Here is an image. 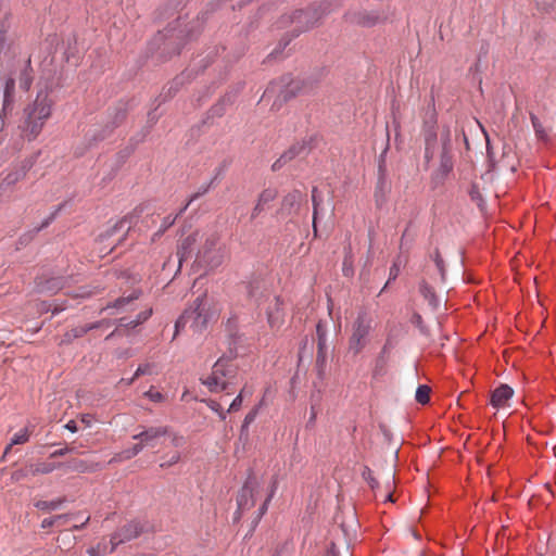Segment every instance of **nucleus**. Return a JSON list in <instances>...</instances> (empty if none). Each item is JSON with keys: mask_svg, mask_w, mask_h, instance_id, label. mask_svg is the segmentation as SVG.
<instances>
[{"mask_svg": "<svg viewBox=\"0 0 556 556\" xmlns=\"http://www.w3.org/2000/svg\"><path fill=\"white\" fill-rule=\"evenodd\" d=\"M352 21L362 26H372L381 21V16L376 12L359 11L352 15Z\"/></svg>", "mask_w": 556, "mask_h": 556, "instance_id": "23", "label": "nucleus"}, {"mask_svg": "<svg viewBox=\"0 0 556 556\" xmlns=\"http://www.w3.org/2000/svg\"><path fill=\"white\" fill-rule=\"evenodd\" d=\"M303 193L299 190H293L289 192L282 199L281 211L291 214L293 211L296 212L300 207L301 202L303 201Z\"/></svg>", "mask_w": 556, "mask_h": 556, "instance_id": "18", "label": "nucleus"}, {"mask_svg": "<svg viewBox=\"0 0 556 556\" xmlns=\"http://www.w3.org/2000/svg\"><path fill=\"white\" fill-rule=\"evenodd\" d=\"M144 531L143 525L139 520H131L115 531L110 539V553L123 543L137 539Z\"/></svg>", "mask_w": 556, "mask_h": 556, "instance_id": "10", "label": "nucleus"}, {"mask_svg": "<svg viewBox=\"0 0 556 556\" xmlns=\"http://www.w3.org/2000/svg\"><path fill=\"white\" fill-rule=\"evenodd\" d=\"M54 104L52 91L46 87L38 90L36 98L24 108L21 128L28 140L39 136L45 124L52 116Z\"/></svg>", "mask_w": 556, "mask_h": 556, "instance_id": "1", "label": "nucleus"}, {"mask_svg": "<svg viewBox=\"0 0 556 556\" xmlns=\"http://www.w3.org/2000/svg\"><path fill=\"white\" fill-rule=\"evenodd\" d=\"M198 236H199V232L195 231L181 240V242L178 247V251H177V255H178L180 265L184 261H187L188 258L191 257L193 247L198 241Z\"/></svg>", "mask_w": 556, "mask_h": 556, "instance_id": "15", "label": "nucleus"}, {"mask_svg": "<svg viewBox=\"0 0 556 556\" xmlns=\"http://www.w3.org/2000/svg\"><path fill=\"white\" fill-rule=\"evenodd\" d=\"M126 118V109L124 106H118L115 109L114 117L112 121V125L114 127L118 126Z\"/></svg>", "mask_w": 556, "mask_h": 556, "instance_id": "43", "label": "nucleus"}, {"mask_svg": "<svg viewBox=\"0 0 556 556\" xmlns=\"http://www.w3.org/2000/svg\"><path fill=\"white\" fill-rule=\"evenodd\" d=\"M129 224L130 223L126 218L121 219L111 229L106 231L105 237L113 236L117 230L123 229L126 225L129 226Z\"/></svg>", "mask_w": 556, "mask_h": 556, "instance_id": "47", "label": "nucleus"}, {"mask_svg": "<svg viewBox=\"0 0 556 556\" xmlns=\"http://www.w3.org/2000/svg\"><path fill=\"white\" fill-rule=\"evenodd\" d=\"M81 422H84L87 427L91 426V416L89 414L81 415Z\"/></svg>", "mask_w": 556, "mask_h": 556, "instance_id": "59", "label": "nucleus"}, {"mask_svg": "<svg viewBox=\"0 0 556 556\" xmlns=\"http://www.w3.org/2000/svg\"><path fill=\"white\" fill-rule=\"evenodd\" d=\"M312 202H313V231L314 236H317V226H316V219L318 214V208L321 203V200L318 198V189L314 187L312 189Z\"/></svg>", "mask_w": 556, "mask_h": 556, "instance_id": "35", "label": "nucleus"}, {"mask_svg": "<svg viewBox=\"0 0 556 556\" xmlns=\"http://www.w3.org/2000/svg\"><path fill=\"white\" fill-rule=\"evenodd\" d=\"M531 121H532V125H533V127H534V129H535L536 134H541V132H542V130H541V125H540V123H539L538 117H536V116H534V115H532V116H531Z\"/></svg>", "mask_w": 556, "mask_h": 556, "instance_id": "57", "label": "nucleus"}, {"mask_svg": "<svg viewBox=\"0 0 556 556\" xmlns=\"http://www.w3.org/2000/svg\"><path fill=\"white\" fill-rule=\"evenodd\" d=\"M556 0H542V5L544 7L545 10H547L552 8Z\"/></svg>", "mask_w": 556, "mask_h": 556, "instance_id": "63", "label": "nucleus"}, {"mask_svg": "<svg viewBox=\"0 0 556 556\" xmlns=\"http://www.w3.org/2000/svg\"><path fill=\"white\" fill-rule=\"evenodd\" d=\"M237 378L238 367L232 359L219 357L213 365L211 375L201 381L211 392H220L236 384Z\"/></svg>", "mask_w": 556, "mask_h": 556, "instance_id": "4", "label": "nucleus"}, {"mask_svg": "<svg viewBox=\"0 0 556 556\" xmlns=\"http://www.w3.org/2000/svg\"><path fill=\"white\" fill-rule=\"evenodd\" d=\"M433 262L435 263V266L439 270V274L441 275V278L444 279V276H445V265H444V261L439 252L438 249H435L433 255L431 256Z\"/></svg>", "mask_w": 556, "mask_h": 556, "instance_id": "41", "label": "nucleus"}, {"mask_svg": "<svg viewBox=\"0 0 556 556\" xmlns=\"http://www.w3.org/2000/svg\"><path fill=\"white\" fill-rule=\"evenodd\" d=\"M80 515H81V513L61 514V515H56V516H53V517L45 518L41 521L40 527L42 529H48V528H51V527L55 526L58 523L59 519H77V518L80 517Z\"/></svg>", "mask_w": 556, "mask_h": 556, "instance_id": "32", "label": "nucleus"}, {"mask_svg": "<svg viewBox=\"0 0 556 556\" xmlns=\"http://www.w3.org/2000/svg\"><path fill=\"white\" fill-rule=\"evenodd\" d=\"M419 290L422 296L429 302V304L433 308H437L439 305V301L433 289L426 281H422L420 283Z\"/></svg>", "mask_w": 556, "mask_h": 556, "instance_id": "33", "label": "nucleus"}, {"mask_svg": "<svg viewBox=\"0 0 556 556\" xmlns=\"http://www.w3.org/2000/svg\"><path fill=\"white\" fill-rule=\"evenodd\" d=\"M153 366L151 364H144L140 365L137 370L135 371L134 376L135 378H138L143 375H151L152 374Z\"/></svg>", "mask_w": 556, "mask_h": 556, "instance_id": "48", "label": "nucleus"}, {"mask_svg": "<svg viewBox=\"0 0 556 556\" xmlns=\"http://www.w3.org/2000/svg\"><path fill=\"white\" fill-rule=\"evenodd\" d=\"M435 142V136L426 138V154L425 157L429 161L432 157L431 146Z\"/></svg>", "mask_w": 556, "mask_h": 556, "instance_id": "52", "label": "nucleus"}, {"mask_svg": "<svg viewBox=\"0 0 556 556\" xmlns=\"http://www.w3.org/2000/svg\"><path fill=\"white\" fill-rule=\"evenodd\" d=\"M349 256L353 257L351 244H349L348 247L344 248V257H349Z\"/></svg>", "mask_w": 556, "mask_h": 556, "instance_id": "64", "label": "nucleus"}, {"mask_svg": "<svg viewBox=\"0 0 556 556\" xmlns=\"http://www.w3.org/2000/svg\"><path fill=\"white\" fill-rule=\"evenodd\" d=\"M413 323L420 329V331L427 334V330L424 326L422 317L419 314H414Z\"/></svg>", "mask_w": 556, "mask_h": 556, "instance_id": "54", "label": "nucleus"}, {"mask_svg": "<svg viewBox=\"0 0 556 556\" xmlns=\"http://www.w3.org/2000/svg\"><path fill=\"white\" fill-rule=\"evenodd\" d=\"M306 150L305 143H295L289 148L273 164V170H279L285 164L292 161L295 156L304 153Z\"/></svg>", "mask_w": 556, "mask_h": 556, "instance_id": "14", "label": "nucleus"}, {"mask_svg": "<svg viewBox=\"0 0 556 556\" xmlns=\"http://www.w3.org/2000/svg\"><path fill=\"white\" fill-rule=\"evenodd\" d=\"M301 88V81L290 80L288 84H286L285 88L279 91L278 99L281 101V103L287 102L300 93Z\"/></svg>", "mask_w": 556, "mask_h": 556, "instance_id": "25", "label": "nucleus"}, {"mask_svg": "<svg viewBox=\"0 0 556 556\" xmlns=\"http://www.w3.org/2000/svg\"><path fill=\"white\" fill-rule=\"evenodd\" d=\"M440 140L442 146L440 154V164L431 175V181L434 184L435 187L442 185L445 181V179L451 174L454 167L453 157L451 154V130L448 127H444L441 130Z\"/></svg>", "mask_w": 556, "mask_h": 556, "instance_id": "8", "label": "nucleus"}, {"mask_svg": "<svg viewBox=\"0 0 556 556\" xmlns=\"http://www.w3.org/2000/svg\"><path fill=\"white\" fill-rule=\"evenodd\" d=\"M25 176V173L21 169H16V170H13L11 173H9L2 180L1 182V188L2 187H10V186H13L15 185L17 181H20L21 179H23Z\"/></svg>", "mask_w": 556, "mask_h": 556, "instance_id": "36", "label": "nucleus"}, {"mask_svg": "<svg viewBox=\"0 0 556 556\" xmlns=\"http://www.w3.org/2000/svg\"><path fill=\"white\" fill-rule=\"evenodd\" d=\"M65 497H59L52 501H38L35 504V507L39 510L50 513L59 509L65 503Z\"/></svg>", "mask_w": 556, "mask_h": 556, "instance_id": "28", "label": "nucleus"}, {"mask_svg": "<svg viewBox=\"0 0 556 556\" xmlns=\"http://www.w3.org/2000/svg\"><path fill=\"white\" fill-rule=\"evenodd\" d=\"M14 92H15V80L12 77H9L4 81L3 89V106L0 113V117L2 118L8 110L12 109L14 102Z\"/></svg>", "mask_w": 556, "mask_h": 556, "instance_id": "19", "label": "nucleus"}, {"mask_svg": "<svg viewBox=\"0 0 556 556\" xmlns=\"http://www.w3.org/2000/svg\"><path fill=\"white\" fill-rule=\"evenodd\" d=\"M248 295L252 299H255L256 302L260 301V298H269V293L267 289H264V285L260 280H254L248 286Z\"/></svg>", "mask_w": 556, "mask_h": 556, "instance_id": "27", "label": "nucleus"}, {"mask_svg": "<svg viewBox=\"0 0 556 556\" xmlns=\"http://www.w3.org/2000/svg\"><path fill=\"white\" fill-rule=\"evenodd\" d=\"M211 187V184L201 188L197 193H194L190 200L187 202V204L179 211V213L176 215V216H166L164 217L163 222H162V225H161V229L159 230V232L156 235H162L166 229H168L170 226L174 225L176 218L181 215L187 208L188 206L190 205L191 202H193L195 199H198L200 195H203L205 194L208 189Z\"/></svg>", "mask_w": 556, "mask_h": 556, "instance_id": "17", "label": "nucleus"}, {"mask_svg": "<svg viewBox=\"0 0 556 556\" xmlns=\"http://www.w3.org/2000/svg\"><path fill=\"white\" fill-rule=\"evenodd\" d=\"M215 313L211 309V304L206 294L198 296L193 304L187 308L175 324L176 333L189 324L194 332L203 331L208 321L214 317Z\"/></svg>", "mask_w": 556, "mask_h": 556, "instance_id": "3", "label": "nucleus"}, {"mask_svg": "<svg viewBox=\"0 0 556 556\" xmlns=\"http://www.w3.org/2000/svg\"><path fill=\"white\" fill-rule=\"evenodd\" d=\"M90 520V517L89 516H86L83 520V522L80 523V526H74L73 527V530H80L83 529Z\"/></svg>", "mask_w": 556, "mask_h": 556, "instance_id": "61", "label": "nucleus"}, {"mask_svg": "<svg viewBox=\"0 0 556 556\" xmlns=\"http://www.w3.org/2000/svg\"><path fill=\"white\" fill-rule=\"evenodd\" d=\"M277 197V191L274 189H265L258 195L257 202L252 210L251 218H256L264 210L265 205L274 201Z\"/></svg>", "mask_w": 556, "mask_h": 556, "instance_id": "20", "label": "nucleus"}, {"mask_svg": "<svg viewBox=\"0 0 556 556\" xmlns=\"http://www.w3.org/2000/svg\"><path fill=\"white\" fill-rule=\"evenodd\" d=\"M374 329V318L366 311H361L353 321L349 338V352L358 355L368 344L369 334Z\"/></svg>", "mask_w": 556, "mask_h": 556, "instance_id": "6", "label": "nucleus"}, {"mask_svg": "<svg viewBox=\"0 0 556 556\" xmlns=\"http://www.w3.org/2000/svg\"><path fill=\"white\" fill-rule=\"evenodd\" d=\"M430 392H431L430 387H428L426 384L419 386L417 388L416 394H415L416 401L419 404H421V405H425V404L429 403V401H430Z\"/></svg>", "mask_w": 556, "mask_h": 556, "instance_id": "38", "label": "nucleus"}, {"mask_svg": "<svg viewBox=\"0 0 556 556\" xmlns=\"http://www.w3.org/2000/svg\"><path fill=\"white\" fill-rule=\"evenodd\" d=\"M242 400H243V390H241L240 393L233 399V401L231 402L227 412L230 413V412L239 410L242 405Z\"/></svg>", "mask_w": 556, "mask_h": 556, "instance_id": "46", "label": "nucleus"}, {"mask_svg": "<svg viewBox=\"0 0 556 556\" xmlns=\"http://www.w3.org/2000/svg\"><path fill=\"white\" fill-rule=\"evenodd\" d=\"M54 218V214H52L50 217H48L40 227L36 229V231H40L41 229L46 228Z\"/></svg>", "mask_w": 556, "mask_h": 556, "instance_id": "60", "label": "nucleus"}, {"mask_svg": "<svg viewBox=\"0 0 556 556\" xmlns=\"http://www.w3.org/2000/svg\"><path fill=\"white\" fill-rule=\"evenodd\" d=\"M362 477L377 494V491L380 488V482L374 477L372 470L369 467H364Z\"/></svg>", "mask_w": 556, "mask_h": 556, "instance_id": "37", "label": "nucleus"}, {"mask_svg": "<svg viewBox=\"0 0 556 556\" xmlns=\"http://www.w3.org/2000/svg\"><path fill=\"white\" fill-rule=\"evenodd\" d=\"M180 459V454L178 452L174 453L168 460L162 463L160 466L162 468H165V467H170L175 464H177Z\"/></svg>", "mask_w": 556, "mask_h": 556, "instance_id": "53", "label": "nucleus"}, {"mask_svg": "<svg viewBox=\"0 0 556 556\" xmlns=\"http://www.w3.org/2000/svg\"><path fill=\"white\" fill-rule=\"evenodd\" d=\"M513 395L514 390L508 384H501L491 395V405L496 408L503 407Z\"/></svg>", "mask_w": 556, "mask_h": 556, "instance_id": "16", "label": "nucleus"}, {"mask_svg": "<svg viewBox=\"0 0 556 556\" xmlns=\"http://www.w3.org/2000/svg\"><path fill=\"white\" fill-rule=\"evenodd\" d=\"M137 378H135V376H132L130 379H121L119 380V384H125V386H130L134 383V381L136 380Z\"/></svg>", "mask_w": 556, "mask_h": 556, "instance_id": "62", "label": "nucleus"}, {"mask_svg": "<svg viewBox=\"0 0 556 556\" xmlns=\"http://www.w3.org/2000/svg\"><path fill=\"white\" fill-rule=\"evenodd\" d=\"M29 435H30V431H29L28 427L21 429L11 439L10 444L4 450L3 456H5L9 453V451L12 448L13 445L24 444V443L28 442Z\"/></svg>", "mask_w": 556, "mask_h": 556, "instance_id": "29", "label": "nucleus"}, {"mask_svg": "<svg viewBox=\"0 0 556 556\" xmlns=\"http://www.w3.org/2000/svg\"><path fill=\"white\" fill-rule=\"evenodd\" d=\"M106 553H108L106 546L101 543H99L97 546H92L87 549V554L89 556H100V555H104Z\"/></svg>", "mask_w": 556, "mask_h": 556, "instance_id": "45", "label": "nucleus"}, {"mask_svg": "<svg viewBox=\"0 0 556 556\" xmlns=\"http://www.w3.org/2000/svg\"><path fill=\"white\" fill-rule=\"evenodd\" d=\"M226 257L225 248L220 243V237L216 232L206 235L199 249L195 263L204 268L214 269L220 266Z\"/></svg>", "mask_w": 556, "mask_h": 556, "instance_id": "5", "label": "nucleus"}, {"mask_svg": "<svg viewBox=\"0 0 556 556\" xmlns=\"http://www.w3.org/2000/svg\"><path fill=\"white\" fill-rule=\"evenodd\" d=\"M257 413V408H253L252 410H250L244 417L245 424H252L255 420Z\"/></svg>", "mask_w": 556, "mask_h": 556, "instance_id": "56", "label": "nucleus"}, {"mask_svg": "<svg viewBox=\"0 0 556 556\" xmlns=\"http://www.w3.org/2000/svg\"><path fill=\"white\" fill-rule=\"evenodd\" d=\"M342 271L345 277H351L354 274L353 257H344L342 264Z\"/></svg>", "mask_w": 556, "mask_h": 556, "instance_id": "44", "label": "nucleus"}, {"mask_svg": "<svg viewBox=\"0 0 556 556\" xmlns=\"http://www.w3.org/2000/svg\"><path fill=\"white\" fill-rule=\"evenodd\" d=\"M330 13V4L321 2L305 10H296L281 21L283 25H291L292 37H298L320 24L323 18Z\"/></svg>", "mask_w": 556, "mask_h": 556, "instance_id": "2", "label": "nucleus"}, {"mask_svg": "<svg viewBox=\"0 0 556 556\" xmlns=\"http://www.w3.org/2000/svg\"><path fill=\"white\" fill-rule=\"evenodd\" d=\"M143 395L155 403H161L165 399L164 395L161 392L154 390L153 387L150 388L147 392H144Z\"/></svg>", "mask_w": 556, "mask_h": 556, "instance_id": "42", "label": "nucleus"}, {"mask_svg": "<svg viewBox=\"0 0 556 556\" xmlns=\"http://www.w3.org/2000/svg\"><path fill=\"white\" fill-rule=\"evenodd\" d=\"M33 75L30 68L26 67L18 77L20 88L28 91L33 84Z\"/></svg>", "mask_w": 556, "mask_h": 556, "instance_id": "39", "label": "nucleus"}, {"mask_svg": "<svg viewBox=\"0 0 556 556\" xmlns=\"http://www.w3.org/2000/svg\"><path fill=\"white\" fill-rule=\"evenodd\" d=\"M267 321L271 329H279L283 324L282 303L278 296H273L267 307Z\"/></svg>", "mask_w": 556, "mask_h": 556, "instance_id": "12", "label": "nucleus"}, {"mask_svg": "<svg viewBox=\"0 0 556 556\" xmlns=\"http://www.w3.org/2000/svg\"><path fill=\"white\" fill-rule=\"evenodd\" d=\"M277 486H278V481H277L276 478H274L271 483H270L268 495L265 498V501L262 504V506L258 508L257 520H260L266 514V511L268 509V506H269V503H270L271 498L274 497V495L276 493Z\"/></svg>", "mask_w": 556, "mask_h": 556, "instance_id": "34", "label": "nucleus"}, {"mask_svg": "<svg viewBox=\"0 0 556 556\" xmlns=\"http://www.w3.org/2000/svg\"><path fill=\"white\" fill-rule=\"evenodd\" d=\"M61 465H55L53 463H37L29 466V472L33 476L36 475H47L59 468Z\"/></svg>", "mask_w": 556, "mask_h": 556, "instance_id": "31", "label": "nucleus"}, {"mask_svg": "<svg viewBox=\"0 0 556 556\" xmlns=\"http://www.w3.org/2000/svg\"><path fill=\"white\" fill-rule=\"evenodd\" d=\"M141 292L138 291V290H135L132 291L129 295L127 296H121L118 298L117 300H115L113 302L112 305H108L104 309H108V308H111V307H114L116 308L117 311H121V309H124L126 305H128L129 303H131L132 301L137 300L139 296H140Z\"/></svg>", "mask_w": 556, "mask_h": 556, "instance_id": "30", "label": "nucleus"}, {"mask_svg": "<svg viewBox=\"0 0 556 556\" xmlns=\"http://www.w3.org/2000/svg\"><path fill=\"white\" fill-rule=\"evenodd\" d=\"M210 408L212 410H214L215 413L218 414V416L220 417V419H226V416H227V413L228 412H225L223 408H222V405L218 403V402H215V401H211L210 404H208Z\"/></svg>", "mask_w": 556, "mask_h": 556, "instance_id": "49", "label": "nucleus"}, {"mask_svg": "<svg viewBox=\"0 0 556 556\" xmlns=\"http://www.w3.org/2000/svg\"><path fill=\"white\" fill-rule=\"evenodd\" d=\"M65 429H67L68 431L75 433L78 429H77V425L74 420H70L66 425H65Z\"/></svg>", "mask_w": 556, "mask_h": 556, "instance_id": "58", "label": "nucleus"}, {"mask_svg": "<svg viewBox=\"0 0 556 556\" xmlns=\"http://www.w3.org/2000/svg\"><path fill=\"white\" fill-rule=\"evenodd\" d=\"M326 556H352L348 541L345 539L332 541L326 552Z\"/></svg>", "mask_w": 556, "mask_h": 556, "instance_id": "24", "label": "nucleus"}, {"mask_svg": "<svg viewBox=\"0 0 556 556\" xmlns=\"http://www.w3.org/2000/svg\"><path fill=\"white\" fill-rule=\"evenodd\" d=\"M103 326H110V321L101 320V321H97V323H91V324L74 327L64 333L61 343L70 344L73 342V340L80 338V337L85 336L87 332H89L93 329L103 327Z\"/></svg>", "mask_w": 556, "mask_h": 556, "instance_id": "13", "label": "nucleus"}, {"mask_svg": "<svg viewBox=\"0 0 556 556\" xmlns=\"http://www.w3.org/2000/svg\"><path fill=\"white\" fill-rule=\"evenodd\" d=\"M152 314V309L149 308L147 311H143L141 313H139L136 317V319H128L126 317H123L118 320V325L121 327H125V328H136L138 325L144 323Z\"/></svg>", "mask_w": 556, "mask_h": 556, "instance_id": "26", "label": "nucleus"}, {"mask_svg": "<svg viewBox=\"0 0 556 556\" xmlns=\"http://www.w3.org/2000/svg\"><path fill=\"white\" fill-rule=\"evenodd\" d=\"M317 334V355H316V368L318 376L321 378L325 375V368L328 356V343H327V330L326 325L320 320L316 325Z\"/></svg>", "mask_w": 556, "mask_h": 556, "instance_id": "11", "label": "nucleus"}, {"mask_svg": "<svg viewBox=\"0 0 556 556\" xmlns=\"http://www.w3.org/2000/svg\"><path fill=\"white\" fill-rule=\"evenodd\" d=\"M384 501L386 502H394L393 500V490H394V473L390 472L384 479Z\"/></svg>", "mask_w": 556, "mask_h": 556, "instance_id": "40", "label": "nucleus"}, {"mask_svg": "<svg viewBox=\"0 0 556 556\" xmlns=\"http://www.w3.org/2000/svg\"><path fill=\"white\" fill-rule=\"evenodd\" d=\"M63 286H64V283L61 278H49V279L40 278L36 282L38 292L47 293V294H54V293L59 292L63 288Z\"/></svg>", "mask_w": 556, "mask_h": 556, "instance_id": "21", "label": "nucleus"}, {"mask_svg": "<svg viewBox=\"0 0 556 556\" xmlns=\"http://www.w3.org/2000/svg\"><path fill=\"white\" fill-rule=\"evenodd\" d=\"M139 433L132 435V439L138 441L127 452L126 456H137L144 448H153L161 441L170 434V428L168 426H155V427H140Z\"/></svg>", "mask_w": 556, "mask_h": 556, "instance_id": "7", "label": "nucleus"}, {"mask_svg": "<svg viewBox=\"0 0 556 556\" xmlns=\"http://www.w3.org/2000/svg\"><path fill=\"white\" fill-rule=\"evenodd\" d=\"M68 468L76 472H94L103 468L100 463L88 462L85 459H73L67 464Z\"/></svg>", "mask_w": 556, "mask_h": 556, "instance_id": "22", "label": "nucleus"}, {"mask_svg": "<svg viewBox=\"0 0 556 556\" xmlns=\"http://www.w3.org/2000/svg\"><path fill=\"white\" fill-rule=\"evenodd\" d=\"M71 452H73V448L65 446L63 448L56 450L53 453H51L50 457H52V458L61 457V456H64V455L71 453Z\"/></svg>", "mask_w": 556, "mask_h": 556, "instance_id": "55", "label": "nucleus"}, {"mask_svg": "<svg viewBox=\"0 0 556 556\" xmlns=\"http://www.w3.org/2000/svg\"><path fill=\"white\" fill-rule=\"evenodd\" d=\"M168 437L170 438V442L175 447H180L185 444L184 437H181L177 433H174L170 431V434Z\"/></svg>", "mask_w": 556, "mask_h": 556, "instance_id": "51", "label": "nucleus"}, {"mask_svg": "<svg viewBox=\"0 0 556 556\" xmlns=\"http://www.w3.org/2000/svg\"><path fill=\"white\" fill-rule=\"evenodd\" d=\"M128 451H129V448H126V450L122 451L121 453L115 454L114 457L111 458L109 464L131 459L134 456H126Z\"/></svg>", "mask_w": 556, "mask_h": 556, "instance_id": "50", "label": "nucleus"}, {"mask_svg": "<svg viewBox=\"0 0 556 556\" xmlns=\"http://www.w3.org/2000/svg\"><path fill=\"white\" fill-rule=\"evenodd\" d=\"M260 489L261 483L257 478L252 473L249 475L237 497L238 510L241 514L255 506Z\"/></svg>", "mask_w": 556, "mask_h": 556, "instance_id": "9", "label": "nucleus"}]
</instances>
